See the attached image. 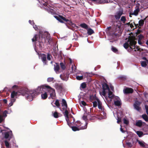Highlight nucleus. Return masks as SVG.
I'll return each mask as SVG.
<instances>
[{
	"label": "nucleus",
	"mask_w": 148,
	"mask_h": 148,
	"mask_svg": "<svg viewBox=\"0 0 148 148\" xmlns=\"http://www.w3.org/2000/svg\"><path fill=\"white\" fill-rule=\"evenodd\" d=\"M110 18L112 22L114 24V25L112 29L110 26L108 27L106 29V32L108 35L111 37V38H114L118 36V33H121L122 23L120 22L117 23L114 15H111Z\"/></svg>",
	"instance_id": "obj_1"
},
{
	"label": "nucleus",
	"mask_w": 148,
	"mask_h": 148,
	"mask_svg": "<svg viewBox=\"0 0 148 148\" xmlns=\"http://www.w3.org/2000/svg\"><path fill=\"white\" fill-rule=\"evenodd\" d=\"M136 39L135 37L133 36H130L128 37V39L127 41L125 42L123 44L124 47L126 49H127L129 46H130V49L131 50L133 49H137L134 50V51H143V49H140L139 47L137 46H136L137 43L136 41H135Z\"/></svg>",
	"instance_id": "obj_2"
},
{
	"label": "nucleus",
	"mask_w": 148,
	"mask_h": 148,
	"mask_svg": "<svg viewBox=\"0 0 148 148\" xmlns=\"http://www.w3.org/2000/svg\"><path fill=\"white\" fill-rule=\"evenodd\" d=\"M54 16L55 18L61 23H64L63 21H64L70 25L75 26V24L73 23L71 20L66 19L62 16L59 15L58 16Z\"/></svg>",
	"instance_id": "obj_3"
},
{
	"label": "nucleus",
	"mask_w": 148,
	"mask_h": 148,
	"mask_svg": "<svg viewBox=\"0 0 148 148\" xmlns=\"http://www.w3.org/2000/svg\"><path fill=\"white\" fill-rule=\"evenodd\" d=\"M49 88H50V86L44 85H42L38 87L36 90H35V91L36 92V94L37 95L40 93H42L43 91H44V90L46 89H48Z\"/></svg>",
	"instance_id": "obj_4"
},
{
	"label": "nucleus",
	"mask_w": 148,
	"mask_h": 148,
	"mask_svg": "<svg viewBox=\"0 0 148 148\" xmlns=\"http://www.w3.org/2000/svg\"><path fill=\"white\" fill-rule=\"evenodd\" d=\"M48 35V33L47 32H45L44 33L42 31L39 32V34L38 36V42L39 43H42L43 42L42 41L43 38L47 37Z\"/></svg>",
	"instance_id": "obj_5"
},
{
	"label": "nucleus",
	"mask_w": 148,
	"mask_h": 148,
	"mask_svg": "<svg viewBox=\"0 0 148 148\" xmlns=\"http://www.w3.org/2000/svg\"><path fill=\"white\" fill-rule=\"evenodd\" d=\"M36 93L35 91L33 90L30 91L29 93H27V97L29 101H31L33 100L35 96L36 95Z\"/></svg>",
	"instance_id": "obj_6"
},
{
	"label": "nucleus",
	"mask_w": 148,
	"mask_h": 148,
	"mask_svg": "<svg viewBox=\"0 0 148 148\" xmlns=\"http://www.w3.org/2000/svg\"><path fill=\"white\" fill-rule=\"evenodd\" d=\"M69 72L66 71L63 74L60 75V77L63 80L67 81L69 77Z\"/></svg>",
	"instance_id": "obj_7"
},
{
	"label": "nucleus",
	"mask_w": 148,
	"mask_h": 148,
	"mask_svg": "<svg viewBox=\"0 0 148 148\" xmlns=\"http://www.w3.org/2000/svg\"><path fill=\"white\" fill-rule=\"evenodd\" d=\"M4 137L5 139H8L9 140L12 137V132L11 131L5 132L4 133Z\"/></svg>",
	"instance_id": "obj_8"
},
{
	"label": "nucleus",
	"mask_w": 148,
	"mask_h": 148,
	"mask_svg": "<svg viewBox=\"0 0 148 148\" xmlns=\"http://www.w3.org/2000/svg\"><path fill=\"white\" fill-rule=\"evenodd\" d=\"M141 102L138 101H136L134 104V106L135 109L138 111H139L141 109L140 106Z\"/></svg>",
	"instance_id": "obj_9"
},
{
	"label": "nucleus",
	"mask_w": 148,
	"mask_h": 148,
	"mask_svg": "<svg viewBox=\"0 0 148 148\" xmlns=\"http://www.w3.org/2000/svg\"><path fill=\"white\" fill-rule=\"evenodd\" d=\"M49 90L51 92L50 93V97L52 99H54L56 97V92L55 89L50 87V88H48Z\"/></svg>",
	"instance_id": "obj_10"
},
{
	"label": "nucleus",
	"mask_w": 148,
	"mask_h": 148,
	"mask_svg": "<svg viewBox=\"0 0 148 148\" xmlns=\"http://www.w3.org/2000/svg\"><path fill=\"white\" fill-rule=\"evenodd\" d=\"M123 14L122 11H119L117 12L115 15H114L116 20H118L120 18L121 16Z\"/></svg>",
	"instance_id": "obj_11"
},
{
	"label": "nucleus",
	"mask_w": 148,
	"mask_h": 148,
	"mask_svg": "<svg viewBox=\"0 0 148 148\" xmlns=\"http://www.w3.org/2000/svg\"><path fill=\"white\" fill-rule=\"evenodd\" d=\"M47 56L46 54H42L41 56V58L42 62L45 64L47 65Z\"/></svg>",
	"instance_id": "obj_12"
},
{
	"label": "nucleus",
	"mask_w": 148,
	"mask_h": 148,
	"mask_svg": "<svg viewBox=\"0 0 148 148\" xmlns=\"http://www.w3.org/2000/svg\"><path fill=\"white\" fill-rule=\"evenodd\" d=\"M123 91L125 94L132 93L133 92V90L131 88H127Z\"/></svg>",
	"instance_id": "obj_13"
},
{
	"label": "nucleus",
	"mask_w": 148,
	"mask_h": 148,
	"mask_svg": "<svg viewBox=\"0 0 148 148\" xmlns=\"http://www.w3.org/2000/svg\"><path fill=\"white\" fill-rule=\"evenodd\" d=\"M135 8L136 10L134 11V12L130 14V15H134L135 16H137L138 15V13L140 11V9L139 7L137 6Z\"/></svg>",
	"instance_id": "obj_14"
},
{
	"label": "nucleus",
	"mask_w": 148,
	"mask_h": 148,
	"mask_svg": "<svg viewBox=\"0 0 148 148\" xmlns=\"http://www.w3.org/2000/svg\"><path fill=\"white\" fill-rule=\"evenodd\" d=\"M63 88V85L62 84H57L56 85V89L60 90V92L62 91V89Z\"/></svg>",
	"instance_id": "obj_15"
},
{
	"label": "nucleus",
	"mask_w": 148,
	"mask_h": 148,
	"mask_svg": "<svg viewBox=\"0 0 148 148\" xmlns=\"http://www.w3.org/2000/svg\"><path fill=\"white\" fill-rule=\"evenodd\" d=\"M60 69V66L58 63H56V65L54 66V70L56 73H58Z\"/></svg>",
	"instance_id": "obj_16"
},
{
	"label": "nucleus",
	"mask_w": 148,
	"mask_h": 148,
	"mask_svg": "<svg viewBox=\"0 0 148 148\" xmlns=\"http://www.w3.org/2000/svg\"><path fill=\"white\" fill-rule=\"evenodd\" d=\"M143 122L141 120H139L136 121V125L137 126L141 127L143 125Z\"/></svg>",
	"instance_id": "obj_17"
},
{
	"label": "nucleus",
	"mask_w": 148,
	"mask_h": 148,
	"mask_svg": "<svg viewBox=\"0 0 148 148\" xmlns=\"http://www.w3.org/2000/svg\"><path fill=\"white\" fill-rule=\"evenodd\" d=\"M87 124L88 123L86 122H85V123H83V125H81V126H80L79 127L80 130L86 129L87 127Z\"/></svg>",
	"instance_id": "obj_18"
},
{
	"label": "nucleus",
	"mask_w": 148,
	"mask_h": 148,
	"mask_svg": "<svg viewBox=\"0 0 148 148\" xmlns=\"http://www.w3.org/2000/svg\"><path fill=\"white\" fill-rule=\"evenodd\" d=\"M103 90H109L110 89L108 85L106 83H104L102 85Z\"/></svg>",
	"instance_id": "obj_19"
},
{
	"label": "nucleus",
	"mask_w": 148,
	"mask_h": 148,
	"mask_svg": "<svg viewBox=\"0 0 148 148\" xmlns=\"http://www.w3.org/2000/svg\"><path fill=\"white\" fill-rule=\"evenodd\" d=\"M86 30H87V34L89 35H90L94 33L93 30L90 28H88Z\"/></svg>",
	"instance_id": "obj_20"
},
{
	"label": "nucleus",
	"mask_w": 148,
	"mask_h": 148,
	"mask_svg": "<svg viewBox=\"0 0 148 148\" xmlns=\"http://www.w3.org/2000/svg\"><path fill=\"white\" fill-rule=\"evenodd\" d=\"M97 100L98 102V108L101 110H102V104L101 102L98 99H97Z\"/></svg>",
	"instance_id": "obj_21"
},
{
	"label": "nucleus",
	"mask_w": 148,
	"mask_h": 148,
	"mask_svg": "<svg viewBox=\"0 0 148 148\" xmlns=\"http://www.w3.org/2000/svg\"><path fill=\"white\" fill-rule=\"evenodd\" d=\"M87 114V113L84 114V115L82 117L83 119L85 121H86L87 120V118L88 117H89L91 116V115L89 114Z\"/></svg>",
	"instance_id": "obj_22"
},
{
	"label": "nucleus",
	"mask_w": 148,
	"mask_h": 148,
	"mask_svg": "<svg viewBox=\"0 0 148 148\" xmlns=\"http://www.w3.org/2000/svg\"><path fill=\"white\" fill-rule=\"evenodd\" d=\"M62 106H64L66 108L67 107V105L66 100L64 99H62Z\"/></svg>",
	"instance_id": "obj_23"
},
{
	"label": "nucleus",
	"mask_w": 148,
	"mask_h": 148,
	"mask_svg": "<svg viewBox=\"0 0 148 148\" xmlns=\"http://www.w3.org/2000/svg\"><path fill=\"white\" fill-rule=\"evenodd\" d=\"M18 92L13 91L11 93V97L13 98L15 96H17Z\"/></svg>",
	"instance_id": "obj_24"
},
{
	"label": "nucleus",
	"mask_w": 148,
	"mask_h": 148,
	"mask_svg": "<svg viewBox=\"0 0 148 148\" xmlns=\"http://www.w3.org/2000/svg\"><path fill=\"white\" fill-rule=\"evenodd\" d=\"M148 116L146 114H144L142 115V118L146 122L148 121Z\"/></svg>",
	"instance_id": "obj_25"
},
{
	"label": "nucleus",
	"mask_w": 148,
	"mask_h": 148,
	"mask_svg": "<svg viewBox=\"0 0 148 148\" xmlns=\"http://www.w3.org/2000/svg\"><path fill=\"white\" fill-rule=\"evenodd\" d=\"M108 97L109 98L112 99L114 98V96L112 94V91H110V89L108 90Z\"/></svg>",
	"instance_id": "obj_26"
},
{
	"label": "nucleus",
	"mask_w": 148,
	"mask_h": 148,
	"mask_svg": "<svg viewBox=\"0 0 148 148\" xmlns=\"http://www.w3.org/2000/svg\"><path fill=\"white\" fill-rule=\"evenodd\" d=\"M80 26L86 29H88V25L85 23H82L80 25Z\"/></svg>",
	"instance_id": "obj_27"
},
{
	"label": "nucleus",
	"mask_w": 148,
	"mask_h": 148,
	"mask_svg": "<svg viewBox=\"0 0 148 148\" xmlns=\"http://www.w3.org/2000/svg\"><path fill=\"white\" fill-rule=\"evenodd\" d=\"M47 95L46 92H45L43 94H41V97L42 99H45L47 98Z\"/></svg>",
	"instance_id": "obj_28"
},
{
	"label": "nucleus",
	"mask_w": 148,
	"mask_h": 148,
	"mask_svg": "<svg viewBox=\"0 0 148 148\" xmlns=\"http://www.w3.org/2000/svg\"><path fill=\"white\" fill-rule=\"evenodd\" d=\"M3 117L2 115V111L0 110V123H1L3 121Z\"/></svg>",
	"instance_id": "obj_29"
},
{
	"label": "nucleus",
	"mask_w": 148,
	"mask_h": 148,
	"mask_svg": "<svg viewBox=\"0 0 148 148\" xmlns=\"http://www.w3.org/2000/svg\"><path fill=\"white\" fill-rule=\"evenodd\" d=\"M83 123H81V122L79 121H77L75 123V125L77 127L79 128V127L80 126H81V125H83Z\"/></svg>",
	"instance_id": "obj_30"
},
{
	"label": "nucleus",
	"mask_w": 148,
	"mask_h": 148,
	"mask_svg": "<svg viewBox=\"0 0 148 148\" xmlns=\"http://www.w3.org/2000/svg\"><path fill=\"white\" fill-rule=\"evenodd\" d=\"M118 78L119 79L123 81L126 79V77L124 75H121L119 76Z\"/></svg>",
	"instance_id": "obj_31"
},
{
	"label": "nucleus",
	"mask_w": 148,
	"mask_h": 148,
	"mask_svg": "<svg viewBox=\"0 0 148 148\" xmlns=\"http://www.w3.org/2000/svg\"><path fill=\"white\" fill-rule=\"evenodd\" d=\"M71 128H72V130L73 131H76L80 130L79 128L77 126H71Z\"/></svg>",
	"instance_id": "obj_32"
},
{
	"label": "nucleus",
	"mask_w": 148,
	"mask_h": 148,
	"mask_svg": "<svg viewBox=\"0 0 148 148\" xmlns=\"http://www.w3.org/2000/svg\"><path fill=\"white\" fill-rule=\"evenodd\" d=\"M4 143L6 148H11L10 145V144L9 142L7 140H5L4 141Z\"/></svg>",
	"instance_id": "obj_33"
},
{
	"label": "nucleus",
	"mask_w": 148,
	"mask_h": 148,
	"mask_svg": "<svg viewBox=\"0 0 148 148\" xmlns=\"http://www.w3.org/2000/svg\"><path fill=\"white\" fill-rule=\"evenodd\" d=\"M52 113L53 116L54 118H57L59 117L58 113L56 111L54 112V113H53V112Z\"/></svg>",
	"instance_id": "obj_34"
},
{
	"label": "nucleus",
	"mask_w": 148,
	"mask_h": 148,
	"mask_svg": "<svg viewBox=\"0 0 148 148\" xmlns=\"http://www.w3.org/2000/svg\"><path fill=\"white\" fill-rule=\"evenodd\" d=\"M38 38L37 35L35 34L33 38L32 39V41L33 42H34L37 41Z\"/></svg>",
	"instance_id": "obj_35"
},
{
	"label": "nucleus",
	"mask_w": 148,
	"mask_h": 148,
	"mask_svg": "<svg viewBox=\"0 0 148 148\" xmlns=\"http://www.w3.org/2000/svg\"><path fill=\"white\" fill-rule=\"evenodd\" d=\"M136 133L139 137H141L143 134V132L140 131H137Z\"/></svg>",
	"instance_id": "obj_36"
},
{
	"label": "nucleus",
	"mask_w": 148,
	"mask_h": 148,
	"mask_svg": "<svg viewBox=\"0 0 148 148\" xmlns=\"http://www.w3.org/2000/svg\"><path fill=\"white\" fill-rule=\"evenodd\" d=\"M141 65L142 67H145L147 66V64L145 61H142L141 62Z\"/></svg>",
	"instance_id": "obj_37"
},
{
	"label": "nucleus",
	"mask_w": 148,
	"mask_h": 148,
	"mask_svg": "<svg viewBox=\"0 0 148 148\" xmlns=\"http://www.w3.org/2000/svg\"><path fill=\"white\" fill-rule=\"evenodd\" d=\"M60 65L62 69L63 70H64L66 68L63 62H61L60 63Z\"/></svg>",
	"instance_id": "obj_38"
},
{
	"label": "nucleus",
	"mask_w": 148,
	"mask_h": 148,
	"mask_svg": "<svg viewBox=\"0 0 148 148\" xmlns=\"http://www.w3.org/2000/svg\"><path fill=\"white\" fill-rule=\"evenodd\" d=\"M144 20L141 19L139 20V25L140 26H143L144 24Z\"/></svg>",
	"instance_id": "obj_39"
},
{
	"label": "nucleus",
	"mask_w": 148,
	"mask_h": 148,
	"mask_svg": "<svg viewBox=\"0 0 148 148\" xmlns=\"http://www.w3.org/2000/svg\"><path fill=\"white\" fill-rule=\"evenodd\" d=\"M114 104L115 105L117 106H119L121 105V103L119 101L117 100L114 101Z\"/></svg>",
	"instance_id": "obj_40"
},
{
	"label": "nucleus",
	"mask_w": 148,
	"mask_h": 148,
	"mask_svg": "<svg viewBox=\"0 0 148 148\" xmlns=\"http://www.w3.org/2000/svg\"><path fill=\"white\" fill-rule=\"evenodd\" d=\"M46 38L48 40V43L49 44H50L51 42L52 39H51V37L49 36V34L48 36H47V37Z\"/></svg>",
	"instance_id": "obj_41"
},
{
	"label": "nucleus",
	"mask_w": 148,
	"mask_h": 148,
	"mask_svg": "<svg viewBox=\"0 0 148 148\" xmlns=\"http://www.w3.org/2000/svg\"><path fill=\"white\" fill-rule=\"evenodd\" d=\"M111 49L112 51L114 53H117L118 52L117 49L113 46H112Z\"/></svg>",
	"instance_id": "obj_42"
},
{
	"label": "nucleus",
	"mask_w": 148,
	"mask_h": 148,
	"mask_svg": "<svg viewBox=\"0 0 148 148\" xmlns=\"http://www.w3.org/2000/svg\"><path fill=\"white\" fill-rule=\"evenodd\" d=\"M121 20L123 23H125L126 21V19L125 16H122L121 18Z\"/></svg>",
	"instance_id": "obj_43"
},
{
	"label": "nucleus",
	"mask_w": 148,
	"mask_h": 148,
	"mask_svg": "<svg viewBox=\"0 0 148 148\" xmlns=\"http://www.w3.org/2000/svg\"><path fill=\"white\" fill-rule=\"evenodd\" d=\"M55 104L57 107H59L60 106L58 100H57L56 101Z\"/></svg>",
	"instance_id": "obj_44"
},
{
	"label": "nucleus",
	"mask_w": 148,
	"mask_h": 148,
	"mask_svg": "<svg viewBox=\"0 0 148 148\" xmlns=\"http://www.w3.org/2000/svg\"><path fill=\"white\" fill-rule=\"evenodd\" d=\"M123 121L124 123L127 125H128L129 123V121L125 119V118L123 119Z\"/></svg>",
	"instance_id": "obj_45"
},
{
	"label": "nucleus",
	"mask_w": 148,
	"mask_h": 148,
	"mask_svg": "<svg viewBox=\"0 0 148 148\" xmlns=\"http://www.w3.org/2000/svg\"><path fill=\"white\" fill-rule=\"evenodd\" d=\"M52 57L51 55L49 53H48L47 55V60H50L51 59V58Z\"/></svg>",
	"instance_id": "obj_46"
},
{
	"label": "nucleus",
	"mask_w": 148,
	"mask_h": 148,
	"mask_svg": "<svg viewBox=\"0 0 148 148\" xmlns=\"http://www.w3.org/2000/svg\"><path fill=\"white\" fill-rule=\"evenodd\" d=\"M81 87L83 89L85 88L86 87V84L84 82L82 83L81 84Z\"/></svg>",
	"instance_id": "obj_47"
},
{
	"label": "nucleus",
	"mask_w": 148,
	"mask_h": 148,
	"mask_svg": "<svg viewBox=\"0 0 148 148\" xmlns=\"http://www.w3.org/2000/svg\"><path fill=\"white\" fill-rule=\"evenodd\" d=\"M138 142L141 146L142 147H145V145H144V143L143 142L138 140Z\"/></svg>",
	"instance_id": "obj_48"
},
{
	"label": "nucleus",
	"mask_w": 148,
	"mask_h": 148,
	"mask_svg": "<svg viewBox=\"0 0 148 148\" xmlns=\"http://www.w3.org/2000/svg\"><path fill=\"white\" fill-rule=\"evenodd\" d=\"M76 78L77 80H81L83 79V76L82 75L79 76H76Z\"/></svg>",
	"instance_id": "obj_49"
},
{
	"label": "nucleus",
	"mask_w": 148,
	"mask_h": 148,
	"mask_svg": "<svg viewBox=\"0 0 148 148\" xmlns=\"http://www.w3.org/2000/svg\"><path fill=\"white\" fill-rule=\"evenodd\" d=\"M64 114L65 117L69 116V112L68 110H66L64 112Z\"/></svg>",
	"instance_id": "obj_50"
},
{
	"label": "nucleus",
	"mask_w": 148,
	"mask_h": 148,
	"mask_svg": "<svg viewBox=\"0 0 148 148\" xmlns=\"http://www.w3.org/2000/svg\"><path fill=\"white\" fill-rule=\"evenodd\" d=\"M8 112L6 110L4 111L3 112H2V115L3 117H6L7 116V114Z\"/></svg>",
	"instance_id": "obj_51"
},
{
	"label": "nucleus",
	"mask_w": 148,
	"mask_h": 148,
	"mask_svg": "<svg viewBox=\"0 0 148 148\" xmlns=\"http://www.w3.org/2000/svg\"><path fill=\"white\" fill-rule=\"evenodd\" d=\"M53 77H49L47 79V81L48 82H51L53 81Z\"/></svg>",
	"instance_id": "obj_52"
},
{
	"label": "nucleus",
	"mask_w": 148,
	"mask_h": 148,
	"mask_svg": "<svg viewBox=\"0 0 148 148\" xmlns=\"http://www.w3.org/2000/svg\"><path fill=\"white\" fill-rule=\"evenodd\" d=\"M138 40H141L142 39L144 38V37L143 35L140 34L138 36Z\"/></svg>",
	"instance_id": "obj_53"
},
{
	"label": "nucleus",
	"mask_w": 148,
	"mask_h": 148,
	"mask_svg": "<svg viewBox=\"0 0 148 148\" xmlns=\"http://www.w3.org/2000/svg\"><path fill=\"white\" fill-rule=\"evenodd\" d=\"M93 103V107L95 108L97 106V103L96 101H94L92 102Z\"/></svg>",
	"instance_id": "obj_54"
},
{
	"label": "nucleus",
	"mask_w": 148,
	"mask_h": 148,
	"mask_svg": "<svg viewBox=\"0 0 148 148\" xmlns=\"http://www.w3.org/2000/svg\"><path fill=\"white\" fill-rule=\"evenodd\" d=\"M117 123H119L120 122H121V118L119 117V116H117Z\"/></svg>",
	"instance_id": "obj_55"
},
{
	"label": "nucleus",
	"mask_w": 148,
	"mask_h": 148,
	"mask_svg": "<svg viewBox=\"0 0 148 148\" xmlns=\"http://www.w3.org/2000/svg\"><path fill=\"white\" fill-rule=\"evenodd\" d=\"M145 107L146 110V112L148 116V106L147 105H145Z\"/></svg>",
	"instance_id": "obj_56"
},
{
	"label": "nucleus",
	"mask_w": 148,
	"mask_h": 148,
	"mask_svg": "<svg viewBox=\"0 0 148 148\" xmlns=\"http://www.w3.org/2000/svg\"><path fill=\"white\" fill-rule=\"evenodd\" d=\"M96 98V97L95 96H93V95L90 96V99L92 100L95 99Z\"/></svg>",
	"instance_id": "obj_57"
},
{
	"label": "nucleus",
	"mask_w": 148,
	"mask_h": 148,
	"mask_svg": "<svg viewBox=\"0 0 148 148\" xmlns=\"http://www.w3.org/2000/svg\"><path fill=\"white\" fill-rule=\"evenodd\" d=\"M106 90H103V91L101 93V94L102 95H103V96H105L106 95Z\"/></svg>",
	"instance_id": "obj_58"
},
{
	"label": "nucleus",
	"mask_w": 148,
	"mask_h": 148,
	"mask_svg": "<svg viewBox=\"0 0 148 148\" xmlns=\"http://www.w3.org/2000/svg\"><path fill=\"white\" fill-rule=\"evenodd\" d=\"M126 145L128 146L129 147H132V144L129 142H127L126 143Z\"/></svg>",
	"instance_id": "obj_59"
},
{
	"label": "nucleus",
	"mask_w": 148,
	"mask_h": 148,
	"mask_svg": "<svg viewBox=\"0 0 148 148\" xmlns=\"http://www.w3.org/2000/svg\"><path fill=\"white\" fill-rule=\"evenodd\" d=\"M66 117V120L67 121V124L69 126V117Z\"/></svg>",
	"instance_id": "obj_60"
},
{
	"label": "nucleus",
	"mask_w": 148,
	"mask_h": 148,
	"mask_svg": "<svg viewBox=\"0 0 148 148\" xmlns=\"http://www.w3.org/2000/svg\"><path fill=\"white\" fill-rule=\"evenodd\" d=\"M33 27L36 30H37L38 29V27H37V25H34V24L33 25Z\"/></svg>",
	"instance_id": "obj_61"
},
{
	"label": "nucleus",
	"mask_w": 148,
	"mask_h": 148,
	"mask_svg": "<svg viewBox=\"0 0 148 148\" xmlns=\"http://www.w3.org/2000/svg\"><path fill=\"white\" fill-rule=\"evenodd\" d=\"M44 45V43L42 42V43H39V46L40 48H42V46Z\"/></svg>",
	"instance_id": "obj_62"
},
{
	"label": "nucleus",
	"mask_w": 148,
	"mask_h": 148,
	"mask_svg": "<svg viewBox=\"0 0 148 148\" xmlns=\"http://www.w3.org/2000/svg\"><path fill=\"white\" fill-rule=\"evenodd\" d=\"M81 104L84 106H85L86 105V103L84 101H82L81 102Z\"/></svg>",
	"instance_id": "obj_63"
},
{
	"label": "nucleus",
	"mask_w": 148,
	"mask_h": 148,
	"mask_svg": "<svg viewBox=\"0 0 148 148\" xmlns=\"http://www.w3.org/2000/svg\"><path fill=\"white\" fill-rule=\"evenodd\" d=\"M29 23L32 25H33L34 24V22L33 21H32L31 20H29Z\"/></svg>",
	"instance_id": "obj_64"
}]
</instances>
